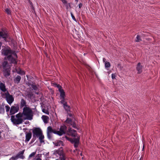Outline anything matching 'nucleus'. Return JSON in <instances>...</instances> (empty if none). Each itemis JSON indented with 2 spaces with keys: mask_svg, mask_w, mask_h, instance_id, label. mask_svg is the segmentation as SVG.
Masks as SVG:
<instances>
[{
  "mask_svg": "<svg viewBox=\"0 0 160 160\" xmlns=\"http://www.w3.org/2000/svg\"><path fill=\"white\" fill-rule=\"evenodd\" d=\"M0 91L1 93H5L7 91V89L6 88L5 83L0 81Z\"/></svg>",
  "mask_w": 160,
  "mask_h": 160,
  "instance_id": "9d476101",
  "label": "nucleus"
},
{
  "mask_svg": "<svg viewBox=\"0 0 160 160\" xmlns=\"http://www.w3.org/2000/svg\"><path fill=\"white\" fill-rule=\"evenodd\" d=\"M105 67L107 69L110 67V64L109 62H105Z\"/></svg>",
  "mask_w": 160,
  "mask_h": 160,
  "instance_id": "a878e982",
  "label": "nucleus"
},
{
  "mask_svg": "<svg viewBox=\"0 0 160 160\" xmlns=\"http://www.w3.org/2000/svg\"><path fill=\"white\" fill-rule=\"evenodd\" d=\"M70 141L73 143H79V139L78 138H73Z\"/></svg>",
  "mask_w": 160,
  "mask_h": 160,
  "instance_id": "5701e85b",
  "label": "nucleus"
},
{
  "mask_svg": "<svg viewBox=\"0 0 160 160\" xmlns=\"http://www.w3.org/2000/svg\"><path fill=\"white\" fill-rule=\"evenodd\" d=\"M67 129L65 125L62 126L59 128V131L56 130V134L61 136L64 134Z\"/></svg>",
  "mask_w": 160,
  "mask_h": 160,
  "instance_id": "1a4fd4ad",
  "label": "nucleus"
},
{
  "mask_svg": "<svg viewBox=\"0 0 160 160\" xmlns=\"http://www.w3.org/2000/svg\"><path fill=\"white\" fill-rule=\"evenodd\" d=\"M50 133H51L47 132V137H48V138H49V139H51V136L50 134Z\"/></svg>",
  "mask_w": 160,
  "mask_h": 160,
  "instance_id": "e433bc0d",
  "label": "nucleus"
},
{
  "mask_svg": "<svg viewBox=\"0 0 160 160\" xmlns=\"http://www.w3.org/2000/svg\"><path fill=\"white\" fill-rule=\"evenodd\" d=\"M22 112H19L15 115H12L11 117V120L12 122L14 124L19 125L22 123L24 118L22 116Z\"/></svg>",
  "mask_w": 160,
  "mask_h": 160,
  "instance_id": "7ed1b4c3",
  "label": "nucleus"
},
{
  "mask_svg": "<svg viewBox=\"0 0 160 160\" xmlns=\"http://www.w3.org/2000/svg\"><path fill=\"white\" fill-rule=\"evenodd\" d=\"M74 144L75 147L76 148L78 146V143H74Z\"/></svg>",
  "mask_w": 160,
  "mask_h": 160,
  "instance_id": "37998d69",
  "label": "nucleus"
},
{
  "mask_svg": "<svg viewBox=\"0 0 160 160\" xmlns=\"http://www.w3.org/2000/svg\"><path fill=\"white\" fill-rule=\"evenodd\" d=\"M17 72L18 73L21 74V75H24L25 74V72L22 70L20 69L18 70H17Z\"/></svg>",
  "mask_w": 160,
  "mask_h": 160,
  "instance_id": "393cba45",
  "label": "nucleus"
},
{
  "mask_svg": "<svg viewBox=\"0 0 160 160\" xmlns=\"http://www.w3.org/2000/svg\"><path fill=\"white\" fill-rule=\"evenodd\" d=\"M141 40L140 36L139 35H137L136 37V42H139Z\"/></svg>",
  "mask_w": 160,
  "mask_h": 160,
  "instance_id": "c756f323",
  "label": "nucleus"
},
{
  "mask_svg": "<svg viewBox=\"0 0 160 160\" xmlns=\"http://www.w3.org/2000/svg\"><path fill=\"white\" fill-rule=\"evenodd\" d=\"M19 110L18 105L12 106L10 110V113L11 114H14L17 112Z\"/></svg>",
  "mask_w": 160,
  "mask_h": 160,
  "instance_id": "9b49d317",
  "label": "nucleus"
},
{
  "mask_svg": "<svg viewBox=\"0 0 160 160\" xmlns=\"http://www.w3.org/2000/svg\"><path fill=\"white\" fill-rule=\"evenodd\" d=\"M36 154V152H33L32 153L29 155L28 158V160H29L32 157H34V155Z\"/></svg>",
  "mask_w": 160,
  "mask_h": 160,
  "instance_id": "bb28decb",
  "label": "nucleus"
},
{
  "mask_svg": "<svg viewBox=\"0 0 160 160\" xmlns=\"http://www.w3.org/2000/svg\"><path fill=\"white\" fill-rule=\"evenodd\" d=\"M71 17H72L73 20H74V21L76 22V19L75 18L74 16V15H73V14L72 13H71Z\"/></svg>",
  "mask_w": 160,
  "mask_h": 160,
  "instance_id": "4c0bfd02",
  "label": "nucleus"
},
{
  "mask_svg": "<svg viewBox=\"0 0 160 160\" xmlns=\"http://www.w3.org/2000/svg\"><path fill=\"white\" fill-rule=\"evenodd\" d=\"M116 77V75L115 74H112V78L113 79L115 78Z\"/></svg>",
  "mask_w": 160,
  "mask_h": 160,
  "instance_id": "58836bf2",
  "label": "nucleus"
},
{
  "mask_svg": "<svg viewBox=\"0 0 160 160\" xmlns=\"http://www.w3.org/2000/svg\"><path fill=\"white\" fill-rule=\"evenodd\" d=\"M42 118L44 123H46L48 122L49 118L48 116L43 115L42 117Z\"/></svg>",
  "mask_w": 160,
  "mask_h": 160,
  "instance_id": "6ab92c4d",
  "label": "nucleus"
},
{
  "mask_svg": "<svg viewBox=\"0 0 160 160\" xmlns=\"http://www.w3.org/2000/svg\"><path fill=\"white\" fill-rule=\"evenodd\" d=\"M143 148H144V146H143Z\"/></svg>",
  "mask_w": 160,
  "mask_h": 160,
  "instance_id": "3c124183",
  "label": "nucleus"
},
{
  "mask_svg": "<svg viewBox=\"0 0 160 160\" xmlns=\"http://www.w3.org/2000/svg\"><path fill=\"white\" fill-rule=\"evenodd\" d=\"M18 159V157H16V156L15 157H11L9 159V160H16Z\"/></svg>",
  "mask_w": 160,
  "mask_h": 160,
  "instance_id": "72a5a7b5",
  "label": "nucleus"
},
{
  "mask_svg": "<svg viewBox=\"0 0 160 160\" xmlns=\"http://www.w3.org/2000/svg\"><path fill=\"white\" fill-rule=\"evenodd\" d=\"M66 138H67V139H68V140H70L69 138H68L67 137H66Z\"/></svg>",
  "mask_w": 160,
  "mask_h": 160,
  "instance_id": "09e8293b",
  "label": "nucleus"
},
{
  "mask_svg": "<svg viewBox=\"0 0 160 160\" xmlns=\"http://www.w3.org/2000/svg\"><path fill=\"white\" fill-rule=\"evenodd\" d=\"M1 132L0 131V139L1 138Z\"/></svg>",
  "mask_w": 160,
  "mask_h": 160,
  "instance_id": "de8ad7c7",
  "label": "nucleus"
},
{
  "mask_svg": "<svg viewBox=\"0 0 160 160\" xmlns=\"http://www.w3.org/2000/svg\"><path fill=\"white\" fill-rule=\"evenodd\" d=\"M53 143L56 146H63L64 145L63 142L61 141L58 140L53 142Z\"/></svg>",
  "mask_w": 160,
  "mask_h": 160,
  "instance_id": "dca6fc26",
  "label": "nucleus"
},
{
  "mask_svg": "<svg viewBox=\"0 0 160 160\" xmlns=\"http://www.w3.org/2000/svg\"><path fill=\"white\" fill-rule=\"evenodd\" d=\"M22 110V113L24 118V120H32L33 116V112L32 109L29 107L25 106Z\"/></svg>",
  "mask_w": 160,
  "mask_h": 160,
  "instance_id": "f03ea898",
  "label": "nucleus"
},
{
  "mask_svg": "<svg viewBox=\"0 0 160 160\" xmlns=\"http://www.w3.org/2000/svg\"><path fill=\"white\" fill-rule=\"evenodd\" d=\"M63 106L66 110L67 112L70 111V107L67 104V103L64 105Z\"/></svg>",
  "mask_w": 160,
  "mask_h": 160,
  "instance_id": "4be33fe9",
  "label": "nucleus"
},
{
  "mask_svg": "<svg viewBox=\"0 0 160 160\" xmlns=\"http://www.w3.org/2000/svg\"><path fill=\"white\" fill-rule=\"evenodd\" d=\"M35 160H42L40 158H37Z\"/></svg>",
  "mask_w": 160,
  "mask_h": 160,
  "instance_id": "c03bdc74",
  "label": "nucleus"
},
{
  "mask_svg": "<svg viewBox=\"0 0 160 160\" xmlns=\"http://www.w3.org/2000/svg\"><path fill=\"white\" fill-rule=\"evenodd\" d=\"M47 132L52 133L53 132L54 134H56V130H53L51 127L49 126L48 127L47 129Z\"/></svg>",
  "mask_w": 160,
  "mask_h": 160,
  "instance_id": "a211bd4d",
  "label": "nucleus"
},
{
  "mask_svg": "<svg viewBox=\"0 0 160 160\" xmlns=\"http://www.w3.org/2000/svg\"><path fill=\"white\" fill-rule=\"evenodd\" d=\"M82 5V4H79V8H81V6Z\"/></svg>",
  "mask_w": 160,
  "mask_h": 160,
  "instance_id": "a18cd8bd",
  "label": "nucleus"
},
{
  "mask_svg": "<svg viewBox=\"0 0 160 160\" xmlns=\"http://www.w3.org/2000/svg\"><path fill=\"white\" fill-rule=\"evenodd\" d=\"M2 66L3 68L4 75L7 78L10 75V67L8 62L5 60L2 63Z\"/></svg>",
  "mask_w": 160,
  "mask_h": 160,
  "instance_id": "0eeeda50",
  "label": "nucleus"
},
{
  "mask_svg": "<svg viewBox=\"0 0 160 160\" xmlns=\"http://www.w3.org/2000/svg\"><path fill=\"white\" fill-rule=\"evenodd\" d=\"M32 137V133L31 132H27L26 133V139L25 141L26 142H28L30 139Z\"/></svg>",
  "mask_w": 160,
  "mask_h": 160,
  "instance_id": "4468645a",
  "label": "nucleus"
},
{
  "mask_svg": "<svg viewBox=\"0 0 160 160\" xmlns=\"http://www.w3.org/2000/svg\"><path fill=\"white\" fill-rule=\"evenodd\" d=\"M32 88L35 90H36L37 89V87L35 86H33Z\"/></svg>",
  "mask_w": 160,
  "mask_h": 160,
  "instance_id": "a19ab883",
  "label": "nucleus"
},
{
  "mask_svg": "<svg viewBox=\"0 0 160 160\" xmlns=\"http://www.w3.org/2000/svg\"><path fill=\"white\" fill-rule=\"evenodd\" d=\"M76 1L78 2V0H75Z\"/></svg>",
  "mask_w": 160,
  "mask_h": 160,
  "instance_id": "8fccbe9b",
  "label": "nucleus"
},
{
  "mask_svg": "<svg viewBox=\"0 0 160 160\" xmlns=\"http://www.w3.org/2000/svg\"><path fill=\"white\" fill-rule=\"evenodd\" d=\"M33 136V137L39 138L41 143L44 142L43 140L44 136L42 134V131L39 128H35L32 130Z\"/></svg>",
  "mask_w": 160,
  "mask_h": 160,
  "instance_id": "20e7f679",
  "label": "nucleus"
},
{
  "mask_svg": "<svg viewBox=\"0 0 160 160\" xmlns=\"http://www.w3.org/2000/svg\"><path fill=\"white\" fill-rule=\"evenodd\" d=\"M5 107L6 108V112H8L10 110V107L8 105H7L5 106Z\"/></svg>",
  "mask_w": 160,
  "mask_h": 160,
  "instance_id": "7c9ffc66",
  "label": "nucleus"
},
{
  "mask_svg": "<svg viewBox=\"0 0 160 160\" xmlns=\"http://www.w3.org/2000/svg\"><path fill=\"white\" fill-rule=\"evenodd\" d=\"M26 106V102L23 99H22L20 102V107L22 108Z\"/></svg>",
  "mask_w": 160,
  "mask_h": 160,
  "instance_id": "aec40b11",
  "label": "nucleus"
},
{
  "mask_svg": "<svg viewBox=\"0 0 160 160\" xmlns=\"http://www.w3.org/2000/svg\"><path fill=\"white\" fill-rule=\"evenodd\" d=\"M42 111L43 112L47 114L48 115L49 114V112L46 109H42Z\"/></svg>",
  "mask_w": 160,
  "mask_h": 160,
  "instance_id": "2f4dec72",
  "label": "nucleus"
},
{
  "mask_svg": "<svg viewBox=\"0 0 160 160\" xmlns=\"http://www.w3.org/2000/svg\"><path fill=\"white\" fill-rule=\"evenodd\" d=\"M68 115L69 117H71L72 116V114H68Z\"/></svg>",
  "mask_w": 160,
  "mask_h": 160,
  "instance_id": "49530a36",
  "label": "nucleus"
},
{
  "mask_svg": "<svg viewBox=\"0 0 160 160\" xmlns=\"http://www.w3.org/2000/svg\"><path fill=\"white\" fill-rule=\"evenodd\" d=\"M1 38L4 39L6 41H7V39L10 38L7 32L3 30H0V38Z\"/></svg>",
  "mask_w": 160,
  "mask_h": 160,
  "instance_id": "6e6552de",
  "label": "nucleus"
},
{
  "mask_svg": "<svg viewBox=\"0 0 160 160\" xmlns=\"http://www.w3.org/2000/svg\"><path fill=\"white\" fill-rule=\"evenodd\" d=\"M70 124L74 128H76V124L73 122H72V123H71Z\"/></svg>",
  "mask_w": 160,
  "mask_h": 160,
  "instance_id": "c9c22d12",
  "label": "nucleus"
},
{
  "mask_svg": "<svg viewBox=\"0 0 160 160\" xmlns=\"http://www.w3.org/2000/svg\"><path fill=\"white\" fill-rule=\"evenodd\" d=\"M21 77L20 76H17L14 80L15 82L17 83H19L21 80Z\"/></svg>",
  "mask_w": 160,
  "mask_h": 160,
  "instance_id": "412c9836",
  "label": "nucleus"
},
{
  "mask_svg": "<svg viewBox=\"0 0 160 160\" xmlns=\"http://www.w3.org/2000/svg\"><path fill=\"white\" fill-rule=\"evenodd\" d=\"M103 62H104L105 63V62H107L106 61V59L104 58H103Z\"/></svg>",
  "mask_w": 160,
  "mask_h": 160,
  "instance_id": "79ce46f5",
  "label": "nucleus"
},
{
  "mask_svg": "<svg viewBox=\"0 0 160 160\" xmlns=\"http://www.w3.org/2000/svg\"><path fill=\"white\" fill-rule=\"evenodd\" d=\"M52 154L57 157L59 156V158L56 160H66L67 158L65 154L63 152L61 148L59 149L55 150L52 151Z\"/></svg>",
  "mask_w": 160,
  "mask_h": 160,
  "instance_id": "39448f33",
  "label": "nucleus"
},
{
  "mask_svg": "<svg viewBox=\"0 0 160 160\" xmlns=\"http://www.w3.org/2000/svg\"><path fill=\"white\" fill-rule=\"evenodd\" d=\"M81 155L82 156V153H81Z\"/></svg>",
  "mask_w": 160,
  "mask_h": 160,
  "instance_id": "603ef678",
  "label": "nucleus"
},
{
  "mask_svg": "<svg viewBox=\"0 0 160 160\" xmlns=\"http://www.w3.org/2000/svg\"><path fill=\"white\" fill-rule=\"evenodd\" d=\"M24 151L25 150H23L22 151L19 152L17 154L16 156V157H18V159L19 158L21 159H23L24 158V156L23 155Z\"/></svg>",
  "mask_w": 160,
  "mask_h": 160,
  "instance_id": "2eb2a0df",
  "label": "nucleus"
},
{
  "mask_svg": "<svg viewBox=\"0 0 160 160\" xmlns=\"http://www.w3.org/2000/svg\"><path fill=\"white\" fill-rule=\"evenodd\" d=\"M142 66L141 65L140 63H138L136 67V69L137 70L138 72V74L141 73L142 72Z\"/></svg>",
  "mask_w": 160,
  "mask_h": 160,
  "instance_id": "ddd939ff",
  "label": "nucleus"
},
{
  "mask_svg": "<svg viewBox=\"0 0 160 160\" xmlns=\"http://www.w3.org/2000/svg\"><path fill=\"white\" fill-rule=\"evenodd\" d=\"M62 3L64 4H67V2L66 1V0H61Z\"/></svg>",
  "mask_w": 160,
  "mask_h": 160,
  "instance_id": "ea45409f",
  "label": "nucleus"
},
{
  "mask_svg": "<svg viewBox=\"0 0 160 160\" xmlns=\"http://www.w3.org/2000/svg\"><path fill=\"white\" fill-rule=\"evenodd\" d=\"M68 134L73 137H75L76 135V131L73 129L70 128L68 129Z\"/></svg>",
  "mask_w": 160,
  "mask_h": 160,
  "instance_id": "f8f14e48",
  "label": "nucleus"
},
{
  "mask_svg": "<svg viewBox=\"0 0 160 160\" xmlns=\"http://www.w3.org/2000/svg\"><path fill=\"white\" fill-rule=\"evenodd\" d=\"M55 86L56 87H57L58 88V90L59 91V88H60L61 89H62V88L61 86H60V85L58 84H55Z\"/></svg>",
  "mask_w": 160,
  "mask_h": 160,
  "instance_id": "473e14b6",
  "label": "nucleus"
},
{
  "mask_svg": "<svg viewBox=\"0 0 160 160\" xmlns=\"http://www.w3.org/2000/svg\"><path fill=\"white\" fill-rule=\"evenodd\" d=\"M5 11L8 14H10V10L8 9V8L6 9H5Z\"/></svg>",
  "mask_w": 160,
  "mask_h": 160,
  "instance_id": "f704fd0d",
  "label": "nucleus"
},
{
  "mask_svg": "<svg viewBox=\"0 0 160 160\" xmlns=\"http://www.w3.org/2000/svg\"><path fill=\"white\" fill-rule=\"evenodd\" d=\"M66 122L67 123H68L69 124H70L71 123H72V122L71 119L69 118H67L66 120Z\"/></svg>",
  "mask_w": 160,
  "mask_h": 160,
  "instance_id": "c85d7f7f",
  "label": "nucleus"
},
{
  "mask_svg": "<svg viewBox=\"0 0 160 160\" xmlns=\"http://www.w3.org/2000/svg\"><path fill=\"white\" fill-rule=\"evenodd\" d=\"M4 112V106H2L0 104V114L3 113Z\"/></svg>",
  "mask_w": 160,
  "mask_h": 160,
  "instance_id": "b1692460",
  "label": "nucleus"
},
{
  "mask_svg": "<svg viewBox=\"0 0 160 160\" xmlns=\"http://www.w3.org/2000/svg\"><path fill=\"white\" fill-rule=\"evenodd\" d=\"M2 53L5 56H7L4 58L5 60H8L10 63L16 64V58L17 55L15 52L12 51L9 47H5L2 50Z\"/></svg>",
  "mask_w": 160,
  "mask_h": 160,
  "instance_id": "f257e3e1",
  "label": "nucleus"
},
{
  "mask_svg": "<svg viewBox=\"0 0 160 160\" xmlns=\"http://www.w3.org/2000/svg\"><path fill=\"white\" fill-rule=\"evenodd\" d=\"M62 100L61 101V103L63 104V105L66 104L67 103L65 101V98H61Z\"/></svg>",
  "mask_w": 160,
  "mask_h": 160,
  "instance_id": "cd10ccee",
  "label": "nucleus"
},
{
  "mask_svg": "<svg viewBox=\"0 0 160 160\" xmlns=\"http://www.w3.org/2000/svg\"><path fill=\"white\" fill-rule=\"evenodd\" d=\"M59 92H60V96L61 98H63L65 97V92L64 90L62 89L59 88Z\"/></svg>",
  "mask_w": 160,
  "mask_h": 160,
  "instance_id": "f3484780",
  "label": "nucleus"
},
{
  "mask_svg": "<svg viewBox=\"0 0 160 160\" xmlns=\"http://www.w3.org/2000/svg\"><path fill=\"white\" fill-rule=\"evenodd\" d=\"M1 94L2 97L5 99L7 103L9 105H11L14 101V98L13 96L10 94L8 91L5 93H1Z\"/></svg>",
  "mask_w": 160,
  "mask_h": 160,
  "instance_id": "423d86ee",
  "label": "nucleus"
}]
</instances>
